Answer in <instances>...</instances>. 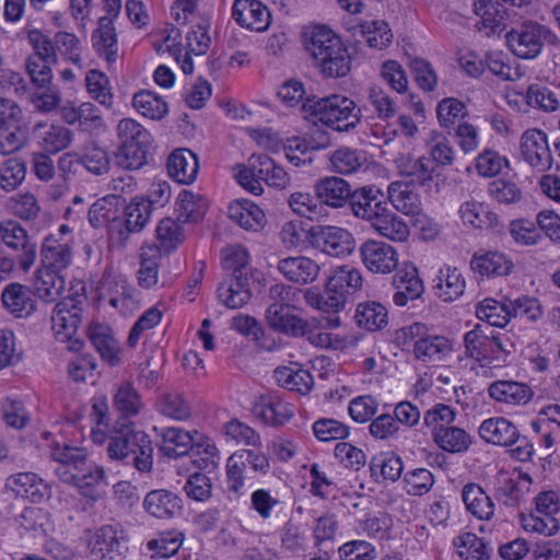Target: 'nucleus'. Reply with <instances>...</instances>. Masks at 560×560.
<instances>
[{
    "label": "nucleus",
    "mask_w": 560,
    "mask_h": 560,
    "mask_svg": "<svg viewBox=\"0 0 560 560\" xmlns=\"http://www.w3.org/2000/svg\"><path fill=\"white\" fill-rule=\"evenodd\" d=\"M349 207L355 218L368 222L382 237L394 242L408 240V225L388 208L381 189L374 186L355 189Z\"/></svg>",
    "instance_id": "f257e3e1"
},
{
    "label": "nucleus",
    "mask_w": 560,
    "mask_h": 560,
    "mask_svg": "<svg viewBox=\"0 0 560 560\" xmlns=\"http://www.w3.org/2000/svg\"><path fill=\"white\" fill-rule=\"evenodd\" d=\"M153 444L149 434L129 425L115 429L108 438L106 452L110 460L132 466L141 474H150L153 468Z\"/></svg>",
    "instance_id": "f03ea898"
},
{
    "label": "nucleus",
    "mask_w": 560,
    "mask_h": 560,
    "mask_svg": "<svg viewBox=\"0 0 560 560\" xmlns=\"http://www.w3.org/2000/svg\"><path fill=\"white\" fill-rule=\"evenodd\" d=\"M302 110L306 117L317 118L327 127L339 131L349 132L360 122L362 108L347 96L332 94L325 97L308 96L302 104Z\"/></svg>",
    "instance_id": "7ed1b4c3"
},
{
    "label": "nucleus",
    "mask_w": 560,
    "mask_h": 560,
    "mask_svg": "<svg viewBox=\"0 0 560 560\" xmlns=\"http://www.w3.org/2000/svg\"><path fill=\"white\" fill-rule=\"evenodd\" d=\"M119 140L115 152L116 164L125 170H139L148 163L152 143L150 132L131 118H124L117 125Z\"/></svg>",
    "instance_id": "20e7f679"
},
{
    "label": "nucleus",
    "mask_w": 560,
    "mask_h": 560,
    "mask_svg": "<svg viewBox=\"0 0 560 560\" xmlns=\"http://www.w3.org/2000/svg\"><path fill=\"white\" fill-rule=\"evenodd\" d=\"M466 354L478 362H505L511 353L510 337L489 326L476 325L464 336Z\"/></svg>",
    "instance_id": "39448f33"
},
{
    "label": "nucleus",
    "mask_w": 560,
    "mask_h": 560,
    "mask_svg": "<svg viewBox=\"0 0 560 560\" xmlns=\"http://www.w3.org/2000/svg\"><path fill=\"white\" fill-rule=\"evenodd\" d=\"M82 300L67 296L56 304L51 315L56 340L67 343V349L71 352H78L83 347L82 340L75 338L82 322Z\"/></svg>",
    "instance_id": "423d86ee"
},
{
    "label": "nucleus",
    "mask_w": 560,
    "mask_h": 560,
    "mask_svg": "<svg viewBox=\"0 0 560 560\" xmlns=\"http://www.w3.org/2000/svg\"><path fill=\"white\" fill-rule=\"evenodd\" d=\"M505 38L515 56L522 59H534L541 52L546 43L555 42L556 36L546 25L527 21L508 32Z\"/></svg>",
    "instance_id": "0eeeda50"
},
{
    "label": "nucleus",
    "mask_w": 560,
    "mask_h": 560,
    "mask_svg": "<svg viewBox=\"0 0 560 560\" xmlns=\"http://www.w3.org/2000/svg\"><path fill=\"white\" fill-rule=\"evenodd\" d=\"M128 535L120 524L103 525L88 544L90 560H125Z\"/></svg>",
    "instance_id": "6e6552de"
},
{
    "label": "nucleus",
    "mask_w": 560,
    "mask_h": 560,
    "mask_svg": "<svg viewBox=\"0 0 560 560\" xmlns=\"http://www.w3.org/2000/svg\"><path fill=\"white\" fill-rule=\"evenodd\" d=\"M0 238L9 249L15 253L19 269L23 272L30 271L36 261L37 246L26 229L13 220L2 222Z\"/></svg>",
    "instance_id": "1a4fd4ad"
},
{
    "label": "nucleus",
    "mask_w": 560,
    "mask_h": 560,
    "mask_svg": "<svg viewBox=\"0 0 560 560\" xmlns=\"http://www.w3.org/2000/svg\"><path fill=\"white\" fill-rule=\"evenodd\" d=\"M307 238L315 249L332 257L349 255L354 249L352 234L339 226H312L307 231Z\"/></svg>",
    "instance_id": "9d476101"
},
{
    "label": "nucleus",
    "mask_w": 560,
    "mask_h": 560,
    "mask_svg": "<svg viewBox=\"0 0 560 560\" xmlns=\"http://www.w3.org/2000/svg\"><path fill=\"white\" fill-rule=\"evenodd\" d=\"M364 267L378 275H387L398 266V253L390 244L382 241L368 240L359 248Z\"/></svg>",
    "instance_id": "9b49d317"
},
{
    "label": "nucleus",
    "mask_w": 560,
    "mask_h": 560,
    "mask_svg": "<svg viewBox=\"0 0 560 560\" xmlns=\"http://www.w3.org/2000/svg\"><path fill=\"white\" fill-rule=\"evenodd\" d=\"M523 160L538 172L549 171L552 166V155L547 135L533 128L523 132L520 142Z\"/></svg>",
    "instance_id": "f8f14e48"
},
{
    "label": "nucleus",
    "mask_w": 560,
    "mask_h": 560,
    "mask_svg": "<svg viewBox=\"0 0 560 560\" xmlns=\"http://www.w3.org/2000/svg\"><path fill=\"white\" fill-rule=\"evenodd\" d=\"M255 417L271 427H281L294 416V407L277 392L261 395L254 404Z\"/></svg>",
    "instance_id": "ddd939ff"
},
{
    "label": "nucleus",
    "mask_w": 560,
    "mask_h": 560,
    "mask_svg": "<svg viewBox=\"0 0 560 560\" xmlns=\"http://www.w3.org/2000/svg\"><path fill=\"white\" fill-rule=\"evenodd\" d=\"M232 16L242 27L264 32L271 23V14L260 0H234Z\"/></svg>",
    "instance_id": "4468645a"
},
{
    "label": "nucleus",
    "mask_w": 560,
    "mask_h": 560,
    "mask_svg": "<svg viewBox=\"0 0 560 560\" xmlns=\"http://www.w3.org/2000/svg\"><path fill=\"white\" fill-rule=\"evenodd\" d=\"M487 392L491 399L509 407L525 406L534 397L528 384L512 380L494 381L489 384Z\"/></svg>",
    "instance_id": "2eb2a0df"
},
{
    "label": "nucleus",
    "mask_w": 560,
    "mask_h": 560,
    "mask_svg": "<svg viewBox=\"0 0 560 560\" xmlns=\"http://www.w3.org/2000/svg\"><path fill=\"white\" fill-rule=\"evenodd\" d=\"M315 195L318 201L324 205L338 209L346 203L350 205L354 190L351 185L338 176H326L316 180L314 185Z\"/></svg>",
    "instance_id": "dca6fc26"
},
{
    "label": "nucleus",
    "mask_w": 560,
    "mask_h": 560,
    "mask_svg": "<svg viewBox=\"0 0 560 560\" xmlns=\"http://www.w3.org/2000/svg\"><path fill=\"white\" fill-rule=\"evenodd\" d=\"M1 302L5 311L16 318H26L36 310L32 289L19 282H11L4 287Z\"/></svg>",
    "instance_id": "f3484780"
},
{
    "label": "nucleus",
    "mask_w": 560,
    "mask_h": 560,
    "mask_svg": "<svg viewBox=\"0 0 560 560\" xmlns=\"http://www.w3.org/2000/svg\"><path fill=\"white\" fill-rule=\"evenodd\" d=\"M144 511L158 520H171L180 514L183 509L182 498L167 489H154L149 491L143 500Z\"/></svg>",
    "instance_id": "a211bd4d"
},
{
    "label": "nucleus",
    "mask_w": 560,
    "mask_h": 560,
    "mask_svg": "<svg viewBox=\"0 0 560 560\" xmlns=\"http://www.w3.org/2000/svg\"><path fill=\"white\" fill-rule=\"evenodd\" d=\"M295 305L289 307H267L266 320L270 328L290 337H303L308 332V323L294 313Z\"/></svg>",
    "instance_id": "6ab92c4d"
},
{
    "label": "nucleus",
    "mask_w": 560,
    "mask_h": 560,
    "mask_svg": "<svg viewBox=\"0 0 560 560\" xmlns=\"http://www.w3.org/2000/svg\"><path fill=\"white\" fill-rule=\"evenodd\" d=\"M277 269L288 281L301 285L314 282L320 271L319 265L305 256L280 259Z\"/></svg>",
    "instance_id": "aec40b11"
},
{
    "label": "nucleus",
    "mask_w": 560,
    "mask_h": 560,
    "mask_svg": "<svg viewBox=\"0 0 560 560\" xmlns=\"http://www.w3.org/2000/svg\"><path fill=\"white\" fill-rule=\"evenodd\" d=\"M72 247L55 235L45 237L40 249V267L63 273L72 262Z\"/></svg>",
    "instance_id": "412c9836"
},
{
    "label": "nucleus",
    "mask_w": 560,
    "mask_h": 560,
    "mask_svg": "<svg viewBox=\"0 0 560 560\" xmlns=\"http://www.w3.org/2000/svg\"><path fill=\"white\" fill-rule=\"evenodd\" d=\"M252 278L248 273H231L218 287V296L229 308H240L248 303L252 298Z\"/></svg>",
    "instance_id": "4be33fe9"
},
{
    "label": "nucleus",
    "mask_w": 560,
    "mask_h": 560,
    "mask_svg": "<svg viewBox=\"0 0 560 560\" xmlns=\"http://www.w3.org/2000/svg\"><path fill=\"white\" fill-rule=\"evenodd\" d=\"M362 112H372L382 121L393 119L398 112V102L383 86L371 84L365 91Z\"/></svg>",
    "instance_id": "5701e85b"
},
{
    "label": "nucleus",
    "mask_w": 560,
    "mask_h": 560,
    "mask_svg": "<svg viewBox=\"0 0 560 560\" xmlns=\"http://www.w3.org/2000/svg\"><path fill=\"white\" fill-rule=\"evenodd\" d=\"M34 132L40 140L42 148L50 154L67 149L73 141V131L59 124L37 122Z\"/></svg>",
    "instance_id": "b1692460"
},
{
    "label": "nucleus",
    "mask_w": 560,
    "mask_h": 560,
    "mask_svg": "<svg viewBox=\"0 0 560 560\" xmlns=\"http://www.w3.org/2000/svg\"><path fill=\"white\" fill-rule=\"evenodd\" d=\"M479 435L488 443L501 446H513L518 439V430L514 423L503 417L489 418L479 428Z\"/></svg>",
    "instance_id": "393cba45"
},
{
    "label": "nucleus",
    "mask_w": 560,
    "mask_h": 560,
    "mask_svg": "<svg viewBox=\"0 0 560 560\" xmlns=\"http://www.w3.org/2000/svg\"><path fill=\"white\" fill-rule=\"evenodd\" d=\"M160 453L167 458H178L191 453L195 439L189 431L176 427L161 430Z\"/></svg>",
    "instance_id": "a878e982"
},
{
    "label": "nucleus",
    "mask_w": 560,
    "mask_h": 560,
    "mask_svg": "<svg viewBox=\"0 0 560 560\" xmlns=\"http://www.w3.org/2000/svg\"><path fill=\"white\" fill-rule=\"evenodd\" d=\"M395 163L399 175L409 178L410 184L424 186L433 179L434 170L429 158L399 154Z\"/></svg>",
    "instance_id": "bb28decb"
},
{
    "label": "nucleus",
    "mask_w": 560,
    "mask_h": 560,
    "mask_svg": "<svg viewBox=\"0 0 560 560\" xmlns=\"http://www.w3.org/2000/svg\"><path fill=\"white\" fill-rule=\"evenodd\" d=\"M197 156L188 149H177L167 159V172L180 184L192 183L198 174Z\"/></svg>",
    "instance_id": "cd10ccee"
},
{
    "label": "nucleus",
    "mask_w": 560,
    "mask_h": 560,
    "mask_svg": "<svg viewBox=\"0 0 560 560\" xmlns=\"http://www.w3.org/2000/svg\"><path fill=\"white\" fill-rule=\"evenodd\" d=\"M229 218L246 231H260L266 224L265 212L254 202L235 200L229 207Z\"/></svg>",
    "instance_id": "c85d7f7f"
},
{
    "label": "nucleus",
    "mask_w": 560,
    "mask_h": 560,
    "mask_svg": "<svg viewBox=\"0 0 560 560\" xmlns=\"http://www.w3.org/2000/svg\"><path fill=\"white\" fill-rule=\"evenodd\" d=\"M89 338L102 360L109 366H116L121 363L120 346L108 327L102 325L91 326L89 329Z\"/></svg>",
    "instance_id": "c756f323"
},
{
    "label": "nucleus",
    "mask_w": 560,
    "mask_h": 560,
    "mask_svg": "<svg viewBox=\"0 0 560 560\" xmlns=\"http://www.w3.org/2000/svg\"><path fill=\"white\" fill-rule=\"evenodd\" d=\"M8 487L16 495L38 503L48 494V486L34 472H19L8 478Z\"/></svg>",
    "instance_id": "7c9ffc66"
},
{
    "label": "nucleus",
    "mask_w": 560,
    "mask_h": 560,
    "mask_svg": "<svg viewBox=\"0 0 560 560\" xmlns=\"http://www.w3.org/2000/svg\"><path fill=\"white\" fill-rule=\"evenodd\" d=\"M313 66L324 78L337 79L346 77L351 69V58L347 47L340 44L331 48L330 52L319 57Z\"/></svg>",
    "instance_id": "2f4dec72"
},
{
    "label": "nucleus",
    "mask_w": 560,
    "mask_h": 560,
    "mask_svg": "<svg viewBox=\"0 0 560 560\" xmlns=\"http://www.w3.org/2000/svg\"><path fill=\"white\" fill-rule=\"evenodd\" d=\"M466 288V281L456 267L444 266L440 269L433 287L435 294L444 302H453L460 298Z\"/></svg>",
    "instance_id": "473e14b6"
},
{
    "label": "nucleus",
    "mask_w": 560,
    "mask_h": 560,
    "mask_svg": "<svg viewBox=\"0 0 560 560\" xmlns=\"http://www.w3.org/2000/svg\"><path fill=\"white\" fill-rule=\"evenodd\" d=\"M34 295L46 303L55 302L63 292L66 279L63 273L39 267L34 277Z\"/></svg>",
    "instance_id": "72a5a7b5"
},
{
    "label": "nucleus",
    "mask_w": 560,
    "mask_h": 560,
    "mask_svg": "<svg viewBox=\"0 0 560 560\" xmlns=\"http://www.w3.org/2000/svg\"><path fill=\"white\" fill-rule=\"evenodd\" d=\"M462 499L467 511L475 517L482 521H489L493 517L494 503L479 485L474 482L465 485L462 490Z\"/></svg>",
    "instance_id": "f704fd0d"
},
{
    "label": "nucleus",
    "mask_w": 560,
    "mask_h": 560,
    "mask_svg": "<svg viewBox=\"0 0 560 560\" xmlns=\"http://www.w3.org/2000/svg\"><path fill=\"white\" fill-rule=\"evenodd\" d=\"M471 269L481 276H508L514 265L510 257L500 252L475 254L470 261Z\"/></svg>",
    "instance_id": "c9c22d12"
},
{
    "label": "nucleus",
    "mask_w": 560,
    "mask_h": 560,
    "mask_svg": "<svg viewBox=\"0 0 560 560\" xmlns=\"http://www.w3.org/2000/svg\"><path fill=\"white\" fill-rule=\"evenodd\" d=\"M327 282L329 283V291L339 294L347 302L350 295L362 288L363 278L357 268L343 265L332 271Z\"/></svg>",
    "instance_id": "e433bc0d"
},
{
    "label": "nucleus",
    "mask_w": 560,
    "mask_h": 560,
    "mask_svg": "<svg viewBox=\"0 0 560 560\" xmlns=\"http://www.w3.org/2000/svg\"><path fill=\"white\" fill-rule=\"evenodd\" d=\"M93 47L107 62L114 63L118 57L117 34L112 18L98 20V27L92 34Z\"/></svg>",
    "instance_id": "4c0bfd02"
},
{
    "label": "nucleus",
    "mask_w": 560,
    "mask_h": 560,
    "mask_svg": "<svg viewBox=\"0 0 560 560\" xmlns=\"http://www.w3.org/2000/svg\"><path fill=\"white\" fill-rule=\"evenodd\" d=\"M387 198L397 211L406 215H417L421 211L420 197L408 183H390L387 187Z\"/></svg>",
    "instance_id": "58836bf2"
},
{
    "label": "nucleus",
    "mask_w": 560,
    "mask_h": 560,
    "mask_svg": "<svg viewBox=\"0 0 560 560\" xmlns=\"http://www.w3.org/2000/svg\"><path fill=\"white\" fill-rule=\"evenodd\" d=\"M340 44H342L340 37L323 25L314 26L305 33L304 46L313 62L330 52L331 48H336Z\"/></svg>",
    "instance_id": "ea45409f"
},
{
    "label": "nucleus",
    "mask_w": 560,
    "mask_h": 560,
    "mask_svg": "<svg viewBox=\"0 0 560 560\" xmlns=\"http://www.w3.org/2000/svg\"><path fill=\"white\" fill-rule=\"evenodd\" d=\"M530 479L518 476L516 479L511 478L504 472L498 477V487L495 489V498L506 506H517L529 490Z\"/></svg>",
    "instance_id": "a19ab883"
},
{
    "label": "nucleus",
    "mask_w": 560,
    "mask_h": 560,
    "mask_svg": "<svg viewBox=\"0 0 560 560\" xmlns=\"http://www.w3.org/2000/svg\"><path fill=\"white\" fill-rule=\"evenodd\" d=\"M452 348V341L447 337L432 334L430 329L420 343L415 345L413 354L422 362H434L447 355Z\"/></svg>",
    "instance_id": "79ce46f5"
},
{
    "label": "nucleus",
    "mask_w": 560,
    "mask_h": 560,
    "mask_svg": "<svg viewBox=\"0 0 560 560\" xmlns=\"http://www.w3.org/2000/svg\"><path fill=\"white\" fill-rule=\"evenodd\" d=\"M162 259L160 248L143 246L140 254V268L137 272L138 284L145 289L154 288L159 282V269Z\"/></svg>",
    "instance_id": "37998d69"
},
{
    "label": "nucleus",
    "mask_w": 560,
    "mask_h": 560,
    "mask_svg": "<svg viewBox=\"0 0 560 560\" xmlns=\"http://www.w3.org/2000/svg\"><path fill=\"white\" fill-rule=\"evenodd\" d=\"M354 319L359 327L369 331L381 330L388 323L387 310L375 301L362 302L357 306Z\"/></svg>",
    "instance_id": "c03bdc74"
},
{
    "label": "nucleus",
    "mask_w": 560,
    "mask_h": 560,
    "mask_svg": "<svg viewBox=\"0 0 560 560\" xmlns=\"http://www.w3.org/2000/svg\"><path fill=\"white\" fill-rule=\"evenodd\" d=\"M153 210L144 197H135L124 208L122 223L128 234L141 232L149 223Z\"/></svg>",
    "instance_id": "a18cd8bd"
},
{
    "label": "nucleus",
    "mask_w": 560,
    "mask_h": 560,
    "mask_svg": "<svg viewBox=\"0 0 560 560\" xmlns=\"http://www.w3.org/2000/svg\"><path fill=\"white\" fill-rule=\"evenodd\" d=\"M477 317L487 322V326L504 327L511 319L510 300L502 302L494 299H485L476 307Z\"/></svg>",
    "instance_id": "49530a36"
},
{
    "label": "nucleus",
    "mask_w": 560,
    "mask_h": 560,
    "mask_svg": "<svg viewBox=\"0 0 560 560\" xmlns=\"http://www.w3.org/2000/svg\"><path fill=\"white\" fill-rule=\"evenodd\" d=\"M434 442L444 451L450 453H462L468 450L470 436L457 427H439L433 430Z\"/></svg>",
    "instance_id": "de8ad7c7"
},
{
    "label": "nucleus",
    "mask_w": 560,
    "mask_h": 560,
    "mask_svg": "<svg viewBox=\"0 0 560 560\" xmlns=\"http://www.w3.org/2000/svg\"><path fill=\"white\" fill-rule=\"evenodd\" d=\"M120 198L108 195L96 200L89 210V221L92 226L100 228L119 219Z\"/></svg>",
    "instance_id": "09e8293b"
},
{
    "label": "nucleus",
    "mask_w": 560,
    "mask_h": 560,
    "mask_svg": "<svg viewBox=\"0 0 560 560\" xmlns=\"http://www.w3.org/2000/svg\"><path fill=\"white\" fill-rule=\"evenodd\" d=\"M184 534L176 529L159 533L147 542V549L151 551L152 559L168 558L174 556L182 547Z\"/></svg>",
    "instance_id": "8fccbe9b"
},
{
    "label": "nucleus",
    "mask_w": 560,
    "mask_h": 560,
    "mask_svg": "<svg viewBox=\"0 0 560 560\" xmlns=\"http://www.w3.org/2000/svg\"><path fill=\"white\" fill-rule=\"evenodd\" d=\"M132 105L142 116L153 120H160L168 113L167 103L161 96L148 90L136 93Z\"/></svg>",
    "instance_id": "3c124183"
},
{
    "label": "nucleus",
    "mask_w": 560,
    "mask_h": 560,
    "mask_svg": "<svg viewBox=\"0 0 560 560\" xmlns=\"http://www.w3.org/2000/svg\"><path fill=\"white\" fill-rule=\"evenodd\" d=\"M454 546L463 560H490L487 544L476 534L467 532L454 538Z\"/></svg>",
    "instance_id": "603ef678"
},
{
    "label": "nucleus",
    "mask_w": 560,
    "mask_h": 560,
    "mask_svg": "<svg viewBox=\"0 0 560 560\" xmlns=\"http://www.w3.org/2000/svg\"><path fill=\"white\" fill-rule=\"evenodd\" d=\"M78 163L94 175H104L110 170V159L107 151L95 141L84 145L83 153L78 156Z\"/></svg>",
    "instance_id": "864d4df0"
},
{
    "label": "nucleus",
    "mask_w": 560,
    "mask_h": 560,
    "mask_svg": "<svg viewBox=\"0 0 560 560\" xmlns=\"http://www.w3.org/2000/svg\"><path fill=\"white\" fill-rule=\"evenodd\" d=\"M330 163L335 172L348 175L358 172L366 163V156L362 150L341 147L331 154Z\"/></svg>",
    "instance_id": "5fc2aeb1"
},
{
    "label": "nucleus",
    "mask_w": 560,
    "mask_h": 560,
    "mask_svg": "<svg viewBox=\"0 0 560 560\" xmlns=\"http://www.w3.org/2000/svg\"><path fill=\"white\" fill-rule=\"evenodd\" d=\"M304 299L306 303L322 312L326 313H338L345 308L346 302L339 294H335L329 291V283L326 281L324 292H319L315 288H310L304 292Z\"/></svg>",
    "instance_id": "6e6d98bb"
},
{
    "label": "nucleus",
    "mask_w": 560,
    "mask_h": 560,
    "mask_svg": "<svg viewBox=\"0 0 560 560\" xmlns=\"http://www.w3.org/2000/svg\"><path fill=\"white\" fill-rule=\"evenodd\" d=\"M113 407L122 418H130L140 412L142 401L136 388L129 383H124L114 395Z\"/></svg>",
    "instance_id": "4d7b16f0"
},
{
    "label": "nucleus",
    "mask_w": 560,
    "mask_h": 560,
    "mask_svg": "<svg viewBox=\"0 0 560 560\" xmlns=\"http://www.w3.org/2000/svg\"><path fill=\"white\" fill-rule=\"evenodd\" d=\"M207 205L200 196H195L188 190H183L176 198V211L178 220L183 222H197L206 213Z\"/></svg>",
    "instance_id": "13d9d810"
},
{
    "label": "nucleus",
    "mask_w": 560,
    "mask_h": 560,
    "mask_svg": "<svg viewBox=\"0 0 560 560\" xmlns=\"http://www.w3.org/2000/svg\"><path fill=\"white\" fill-rule=\"evenodd\" d=\"M26 163L21 158L3 160L0 173V190L4 192L15 191L25 180Z\"/></svg>",
    "instance_id": "bf43d9fd"
},
{
    "label": "nucleus",
    "mask_w": 560,
    "mask_h": 560,
    "mask_svg": "<svg viewBox=\"0 0 560 560\" xmlns=\"http://www.w3.org/2000/svg\"><path fill=\"white\" fill-rule=\"evenodd\" d=\"M155 232L159 241V245L155 246L160 248V253L162 250L165 253L174 250L185 240L183 228L172 218L162 219L159 222Z\"/></svg>",
    "instance_id": "052dcab7"
},
{
    "label": "nucleus",
    "mask_w": 560,
    "mask_h": 560,
    "mask_svg": "<svg viewBox=\"0 0 560 560\" xmlns=\"http://www.w3.org/2000/svg\"><path fill=\"white\" fill-rule=\"evenodd\" d=\"M459 214L464 224L476 229L491 226L497 220V214L490 212L487 207L475 200L464 202L459 208Z\"/></svg>",
    "instance_id": "680f3d73"
},
{
    "label": "nucleus",
    "mask_w": 560,
    "mask_h": 560,
    "mask_svg": "<svg viewBox=\"0 0 560 560\" xmlns=\"http://www.w3.org/2000/svg\"><path fill=\"white\" fill-rule=\"evenodd\" d=\"M404 469L400 457L394 454H380L372 457L370 470L372 477L376 480L381 476L384 480L396 481L401 476Z\"/></svg>",
    "instance_id": "e2e57ef3"
},
{
    "label": "nucleus",
    "mask_w": 560,
    "mask_h": 560,
    "mask_svg": "<svg viewBox=\"0 0 560 560\" xmlns=\"http://www.w3.org/2000/svg\"><path fill=\"white\" fill-rule=\"evenodd\" d=\"M427 149L430 154V161L434 162L438 166L447 167L454 164L456 153L444 135L432 132L427 142Z\"/></svg>",
    "instance_id": "0e129e2a"
},
{
    "label": "nucleus",
    "mask_w": 560,
    "mask_h": 560,
    "mask_svg": "<svg viewBox=\"0 0 560 560\" xmlns=\"http://www.w3.org/2000/svg\"><path fill=\"white\" fill-rule=\"evenodd\" d=\"M158 410L175 420H186L190 417V405L185 400V398L179 393H164L162 394L156 401Z\"/></svg>",
    "instance_id": "69168bd1"
},
{
    "label": "nucleus",
    "mask_w": 560,
    "mask_h": 560,
    "mask_svg": "<svg viewBox=\"0 0 560 560\" xmlns=\"http://www.w3.org/2000/svg\"><path fill=\"white\" fill-rule=\"evenodd\" d=\"M288 205L294 213L308 220L318 219L324 213V207L317 197L315 198L308 192L295 191L291 194Z\"/></svg>",
    "instance_id": "338daca9"
},
{
    "label": "nucleus",
    "mask_w": 560,
    "mask_h": 560,
    "mask_svg": "<svg viewBox=\"0 0 560 560\" xmlns=\"http://www.w3.org/2000/svg\"><path fill=\"white\" fill-rule=\"evenodd\" d=\"M436 115L440 126L445 129L456 127L459 119L468 115L465 104L455 98L446 97L439 102L436 106Z\"/></svg>",
    "instance_id": "774afa93"
}]
</instances>
